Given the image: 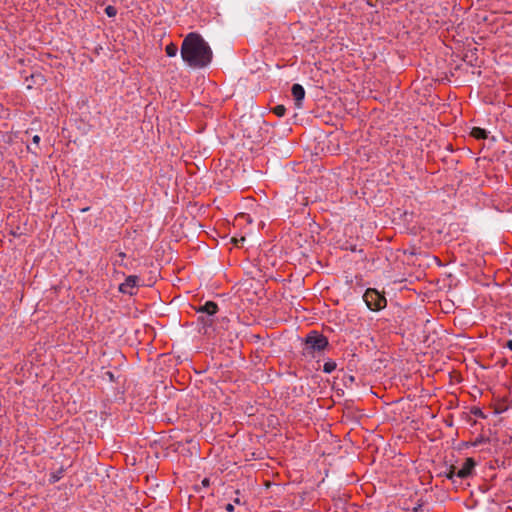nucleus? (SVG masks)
<instances>
[{"label":"nucleus","mask_w":512,"mask_h":512,"mask_svg":"<svg viewBox=\"0 0 512 512\" xmlns=\"http://www.w3.org/2000/svg\"><path fill=\"white\" fill-rule=\"evenodd\" d=\"M353 380H354L353 376H350L349 381H353Z\"/></svg>","instance_id":"obj_29"},{"label":"nucleus","mask_w":512,"mask_h":512,"mask_svg":"<svg viewBox=\"0 0 512 512\" xmlns=\"http://www.w3.org/2000/svg\"><path fill=\"white\" fill-rule=\"evenodd\" d=\"M476 464L477 463L474 458H466L461 468H459L457 471V478L467 479L472 477L475 473Z\"/></svg>","instance_id":"obj_5"},{"label":"nucleus","mask_w":512,"mask_h":512,"mask_svg":"<svg viewBox=\"0 0 512 512\" xmlns=\"http://www.w3.org/2000/svg\"><path fill=\"white\" fill-rule=\"evenodd\" d=\"M104 377H107L109 379V381H111V382H115L116 381V377H115V375H114V373L112 371L104 372Z\"/></svg>","instance_id":"obj_20"},{"label":"nucleus","mask_w":512,"mask_h":512,"mask_svg":"<svg viewBox=\"0 0 512 512\" xmlns=\"http://www.w3.org/2000/svg\"><path fill=\"white\" fill-rule=\"evenodd\" d=\"M336 367H337L336 362L330 359L324 363L323 372L330 374L336 369Z\"/></svg>","instance_id":"obj_14"},{"label":"nucleus","mask_w":512,"mask_h":512,"mask_svg":"<svg viewBox=\"0 0 512 512\" xmlns=\"http://www.w3.org/2000/svg\"><path fill=\"white\" fill-rule=\"evenodd\" d=\"M511 407V403L508 399H503L498 401L494 406V413L495 414H502L506 412Z\"/></svg>","instance_id":"obj_9"},{"label":"nucleus","mask_w":512,"mask_h":512,"mask_svg":"<svg viewBox=\"0 0 512 512\" xmlns=\"http://www.w3.org/2000/svg\"><path fill=\"white\" fill-rule=\"evenodd\" d=\"M165 52H166L167 56L174 57V56H176V54L178 52V47L176 44L170 43L165 47Z\"/></svg>","instance_id":"obj_15"},{"label":"nucleus","mask_w":512,"mask_h":512,"mask_svg":"<svg viewBox=\"0 0 512 512\" xmlns=\"http://www.w3.org/2000/svg\"><path fill=\"white\" fill-rule=\"evenodd\" d=\"M198 322L202 324L204 329L212 328L215 322V318L206 316L204 314H199Z\"/></svg>","instance_id":"obj_10"},{"label":"nucleus","mask_w":512,"mask_h":512,"mask_svg":"<svg viewBox=\"0 0 512 512\" xmlns=\"http://www.w3.org/2000/svg\"><path fill=\"white\" fill-rule=\"evenodd\" d=\"M105 14L108 16V17H114L116 16L117 14V9L112 6V5H108L106 8H105Z\"/></svg>","instance_id":"obj_19"},{"label":"nucleus","mask_w":512,"mask_h":512,"mask_svg":"<svg viewBox=\"0 0 512 512\" xmlns=\"http://www.w3.org/2000/svg\"><path fill=\"white\" fill-rule=\"evenodd\" d=\"M225 509L226 511L228 512H233L234 511V505L231 504V503H228L226 506H225Z\"/></svg>","instance_id":"obj_24"},{"label":"nucleus","mask_w":512,"mask_h":512,"mask_svg":"<svg viewBox=\"0 0 512 512\" xmlns=\"http://www.w3.org/2000/svg\"><path fill=\"white\" fill-rule=\"evenodd\" d=\"M219 311V307L216 302L214 301H206L204 304L199 305L196 308V312L198 314H204L206 316L215 318V315Z\"/></svg>","instance_id":"obj_7"},{"label":"nucleus","mask_w":512,"mask_h":512,"mask_svg":"<svg viewBox=\"0 0 512 512\" xmlns=\"http://www.w3.org/2000/svg\"><path fill=\"white\" fill-rule=\"evenodd\" d=\"M32 142H33L35 145H37V146H38V145H39V143H40V136H39V135H35V136H33V138H32Z\"/></svg>","instance_id":"obj_23"},{"label":"nucleus","mask_w":512,"mask_h":512,"mask_svg":"<svg viewBox=\"0 0 512 512\" xmlns=\"http://www.w3.org/2000/svg\"><path fill=\"white\" fill-rule=\"evenodd\" d=\"M470 413L479 418H483V419L486 418V415L483 413V411L479 407H472L470 410Z\"/></svg>","instance_id":"obj_18"},{"label":"nucleus","mask_w":512,"mask_h":512,"mask_svg":"<svg viewBox=\"0 0 512 512\" xmlns=\"http://www.w3.org/2000/svg\"><path fill=\"white\" fill-rule=\"evenodd\" d=\"M458 468L454 465L447 467V470L443 472V475L455 483V477H457Z\"/></svg>","instance_id":"obj_13"},{"label":"nucleus","mask_w":512,"mask_h":512,"mask_svg":"<svg viewBox=\"0 0 512 512\" xmlns=\"http://www.w3.org/2000/svg\"><path fill=\"white\" fill-rule=\"evenodd\" d=\"M413 511L414 512H422V505L421 504H418L416 507L413 508Z\"/></svg>","instance_id":"obj_25"},{"label":"nucleus","mask_w":512,"mask_h":512,"mask_svg":"<svg viewBox=\"0 0 512 512\" xmlns=\"http://www.w3.org/2000/svg\"><path fill=\"white\" fill-rule=\"evenodd\" d=\"M140 278L136 275L128 276L123 283L119 285V291L130 296L134 295L133 289L138 285Z\"/></svg>","instance_id":"obj_6"},{"label":"nucleus","mask_w":512,"mask_h":512,"mask_svg":"<svg viewBox=\"0 0 512 512\" xmlns=\"http://www.w3.org/2000/svg\"><path fill=\"white\" fill-rule=\"evenodd\" d=\"M265 120L260 116H242L240 126L244 137L250 139L252 142L257 143L262 139V125Z\"/></svg>","instance_id":"obj_3"},{"label":"nucleus","mask_w":512,"mask_h":512,"mask_svg":"<svg viewBox=\"0 0 512 512\" xmlns=\"http://www.w3.org/2000/svg\"><path fill=\"white\" fill-rule=\"evenodd\" d=\"M329 347L328 338L316 330L310 331L303 340L302 356L314 358Z\"/></svg>","instance_id":"obj_2"},{"label":"nucleus","mask_w":512,"mask_h":512,"mask_svg":"<svg viewBox=\"0 0 512 512\" xmlns=\"http://www.w3.org/2000/svg\"><path fill=\"white\" fill-rule=\"evenodd\" d=\"M291 93L293 96V99L295 101V106L297 108L302 107V101L305 97V89L301 84L295 83L291 87Z\"/></svg>","instance_id":"obj_8"},{"label":"nucleus","mask_w":512,"mask_h":512,"mask_svg":"<svg viewBox=\"0 0 512 512\" xmlns=\"http://www.w3.org/2000/svg\"><path fill=\"white\" fill-rule=\"evenodd\" d=\"M505 347L512 351V340H508L505 344Z\"/></svg>","instance_id":"obj_26"},{"label":"nucleus","mask_w":512,"mask_h":512,"mask_svg":"<svg viewBox=\"0 0 512 512\" xmlns=\"http://www.w3.org/2000/svg\"><path fill=\"white\" fill-rule=\"evenodd\" d=\"M363 300L371 311H380L387 305L384 294L375 288H368L363 295Z\"/></svg>","instance_id":"obj_4"},{"label":"nucleus","mask_w":512,"mask_h":512,"mask_svg":"<svg viewBox=\"0 0 512 512\" xmlns=\"http://www.w3.org/2000/svg\"><path fill=\"white\" fill-rule=\"evenodd\" d=\"M209 482H210V481H209V479H208V478H204V479L202 480V485H203V486H209Z\"/></svg>","instance_id":"obj_27"},{"label":"nucleus","mask_w":512,"mask_h":512,"mask_svg":"<svg viewBox=\"0 0 512 512\" xmlns=\"http://www.w3.org/2000/svg\"><path fill=\"white\" fill-rule=\"evenodd\" d=\"M64 472L65 469L63 468V466H61L58 470L51 472L49 475V482L51 484L58 482L63 477Z\"/></svg>","instance_id":"obj_12"},{"label":"nucleus","mask_w":512,"mask_h":512,"mask_svg":"<svg viewBox=\"0 0 512 512\" xmlns=\"http://www.w3.org/2000/svg\"><path fill=\"white\" fill-rule=\"evenodd\" d=\"M233 502H234V503H236V504H240V503H241V502H240L239 497H236V498L233 500Z\"/></svg>","instance_id":"obj_28"},{"label":"nucleus","mask_w":512,"mask_h":512,"mask_svg":"<svg viewBox=\"0 0 512 512\" xmlns=\"http://www.w3.org/2000/svg\"><path fill=\"white\" fill-rule=\"evenodd\" d=\"M470 135L477 139V140H481V139H486L487 136H488V132L483 129V128H480V127H473L472 130H471V133Z\"/></svg>","instance_id":"obj_11"},{"label":"nucleus","mask_w":512,"mask_h":512,"mask_svg":"<svg viewBox=\"0 0 512 512\" xmlns=\"http://www.w3.org/2000/svg\"><path fill=\"white\" fill-rule=\"evenodd\" d=\"M118 257H119V260H115L113 262V265H119V266L127 267V264L124 263V258L126 257V254L124 252H119L118 253Z\"/></svg>","instance_id":"obj_17"},{"label":"nucleus","mask_w":512,"mask_h":512,"mask_svg":"<svg viewBox=\"0 0 512 512\" xmlns=\"http://www.w3.org/2000/svg\"><path fill=\"white\" fill-rule=\"evenodd\" d=\"M11 234L14 236V237H20L21 235H23V231H21L20 227H16L14 230L11 231Z\"/></svg>","instance_id":"obj_21"},{"label":"nucleus","mask_w":512,"mask_h":512,"mask_svg":"<svg viewBox=\"0 0 512 512\" xmlns=\"http://www.w3.org/2000/svg\"><path fill=\"white\" fill-rule=\"evenodd\" d=\"M183 61L192 68L207 67L213 59V52L209 44L197 32H191L184 38L181 49Z\"/></svg>","instance_id":"obj_1"},{"label":"nucleus","mask_w":512,"mask_h":512,"mask_svg":"<svg viewBox=\"0 0 512 512\" xmlns=\"http://www.w3.org/2000/svg\"><path fill=\"white\" fill-rule=\"evenodd\" d=\"M487 442H489V439L488 438H484V437L481 436V437L476 439V441L474 442L473 445L477 446L479 444H483V443H487Z\"/></svg>","instance_id":"obj_22"},{"label":"nucleus","mask_w":512,"mask_h":512,"mask_svg":"<svg viewBox=\"0 0 512 512\" xmlns=\"http://www.w3.org/2000/svg\"><path fill=\"white\" fill-rule=\"evenodd\" d=\"M272 111L278 117H283L286 113V108L284 105H277L272 109Z\"/></svg>","instance_id":"obj_16"}]
</instances>
